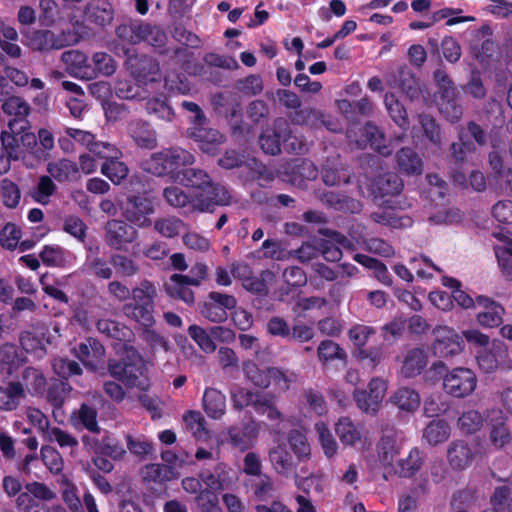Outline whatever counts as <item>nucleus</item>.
Returning <instances> with one entry per match:
<instances>
[{
	"label": "nucleus",
	"instance_id": "1",
	"mask_svg": "<svg viewBox=\"0 0 512 512\" xmlns=\"http://www.w3.org/2000/svg\"><path fill=\"white\" fill-rule=\"evenodd\" d=\"M175 182L192 187L197 192L192 197L191 210L212 213L215 206H227L232 203L229 191L212 180L210 175L200 168H185L176 174Z\"/></svg>",
	"mask_w": 512,
	"mask_h": 512
},
{
	"label": "nucleus",
	"instance_id": "2",
	"mask_svg": "<svg viewBox=\"0 0 512 512\" xmlns=\"http://www.w3.org/2000/svg\"><path fill=\"white\" fill-rule=\"evenodd\" d=\"M131 296L132 302L123 306L125 316L143 327L153 326L156 286L149 280H143L139 286L131 290Z\"/></svg>",
	"mask_w": 512,
	"mask_h": 512
},
{
	"label": "nucleus",
	"instance_id": "3",
	"mask_svg": "<svg viewBox=\"0 0 512 512\" xmlns=\"http://www.w3.org/2000/svg\"><path fill=\"white\" fill-rule=\"evenodd\" d=\"M194 162L195 157L189 151L173 147L154 153L146 162V169L156 176L169 175L175 181L176 174H181L182 169Z\"/></svg>",
	"mask_w": 512,
	"mask_h": 512
},
{
	"label": "nucleus",
	"instance_id": "4",
	"mask_svg": "<svg viewBox=\"0 0 512 512\" xmlns=\"http://www.w3.org/2000/svg\"><path fill=\"white\" fill-rule=\"evenodd\" d=\"M117 37L129 44L146 42L155 47H161L166 42V34L155 25L141 20H128L116 28Z\"/></svg>",
	"mask_w": 512,
	"mask_h": 512
},
{
	"label": "nucleus",
	"instance_id": "5",
	"mask_svg": "<svg viewBox=\"0 0 512 512\" xmlns=\"http://www.w3.org/2000/svg\"><path fill=\"white\" fill-rule=\"evenodd\" d=\"M107 369L113 378L124 382L127 386L145 388L139 379L144 372V363L134 348H127L125 358L121 361L109 360Z\"/></svg>",
	"mask_w": 512,
	"mask_h": 512
},
{
	"label": "nucleus",
	"instance_id": "6",
	"mask_svg": "<svg viewBox=\"0 0 512 512\" xmlns=\"http://www.w3.org/2000/svg\"><path fill=\"white\" fill-rule=\"evenodd\" d=\"M29 126L16 127V131L4 130L0 134L2 147L10 160H24L27 154L36 152L37 138Z\"/></svg>",
	"mask_w": 512,
	"mask_h": 512
},
{
	"label": "nucleus",
	"instance_id": "7",
	"mask_svg": "<svg viewBox=\"0 0 512 512\" xmlns=\"http://www.w3.org/2000/svg\"><path fill=\"white\" fill-rule=\"evenodd\" d=\"M478 384L475 372L467 367H455L443 376V391L454 398L463 399L473 394Z\"/></svg>",
	"mask_w": 512,
	"mask_h": 512
},
{
	"label": "nucleus",
	"instance_id": "8",
	"mask_svg": "<svg viewBox=\"0 0 512 512\" xmlns=\"http://www.w3.org/2000/svg\"><path fill=\"white\" fill-rule=\"evenodd\" d=\"M25 44L34 51L48 52L59 50L71 44L70 32L55 33L48 29L22 31Z\"/></svg>",
	"mask_w": 512,
	"mask_h": 512
},
{
	"label": "nucleus",
	"instance_id": "9",
	"mask_svg": "<svg viewBox=\"0 0 512 512\" xmlns=\"http://www.w3.org/2000/svg\"><path fill=\"white\" fill-rule=\"evenodd\" d=\"M387 381L380 377L372 378L366 390H355L354 399L357 407L364 413L375 415L385 398Z\"/></svg>",
	"mask_w": 512,
	"mask_h": 512
},
{
	"label": "nucleus",
	"instance_id": "10",
	"mask_svg": "<svg viewBox=\"0 0 512 512\" xmlns=\"http://www.w3.org/2000/svg\"><path fill=\"white\" fill-rule=\"evenodd\" d=\"M347 137L358 148H365L369 144L371 148L384 156L392 153V149L384 143L383 133L371 123L364 126L352 125L347 130Z\"/></svg>",
	"mask_w": 512,
	"mask_h": 512
},
{
	"label": "nucleus",
	"instance_id": "11",
	"mask_svg": "<svg viewBox=\"0 0 512 512\" xmlns=\"http://www.w3.org/2000/svg\"><path fill=\"white\" fill-rule=\"evenodd\" d=\"M104 232L106 245L114 250L125 249L138 237V231L133 224L119 219L109 220L104 226Z\"/></svg>",
	"mask_w": 512,
	"mask_h": 512
},
{
	"label": "nucleus",
	"instance_id": "12",
	"mask_svg": "<svg viewBox=\"0 0 512 512\" xmlns=\"http://www.w3.org/2000/svg\"><path fill=\"white\" fill-rule=\"evenodd\" d=\"M435 341L432 349L434 355L447 358L460 354L464 349L462 337L447 326H438L434 329Z\"/></svg>",
	"mask_w": 512,
	"mask_h": 512
},
{
	"label": "nucleus",
	"instance_id": "13",
	"mask_svg": "<svg viewBox=\"0 0 512 512\" xmlns=\"http://www.w3.org/2000/svg\"><path fill=\"white\" fill-rule=\"evenodd\" d=\"M199 477L206 486V490L213 492L232 488L237 479L233 469L220 461L214 465L213 470L203 468Z\"/></svg>",
	"mask_w": 512,
	"mask_h": 512
},
{
	"label": "nucleus",
	"instance_id": "14",
	"mask_svg": "<svg viewBox=\"0 0 512 512\" xmlns=\"http://www.w3.org/2000/svg\"><path fill=\"white\" fill-rule=\"evenodd\" d=\"M153 212L154 205L151 199L145 196L135 195L128 198L123 215L129 223L143 228L151 225L152 221L149 215Z\"/></svg>",
	"mask_w": 512,
	"mask_h": 512
},
{
	"label": "nucleus",
	"instance_id": "15",
	"mask_svg": "<svg viewBox=\"0 0 512 512\" xmlns=\"http://www.w3.org/2000/svg\"><path fill=\"white\" fill-rule=\"evenodd\" d=\"M82 442L89 452L97 455L108 456L113 459H121L126 453V450L120 442L109 434H105L101 438L84 435L82 437Z\"/></svg>",
	"mask_w": 512,
	"mask_h": 512
},
{
	"label": "nucleus",
	"instance_id": "16",
	"mask_svg": "<svg viewBox=\"0 0 512 512\" xmlns=\"http://www.w3.org/2000/svg\"><path fill=\"white\" fill-rule=\"evenodd\" d=\"M61 61L70 76L84 80L94 78L92 65L83 52L76 49L67 50L61 54Z\"/></svg>",
	"mask_w": 512,
	"mask_h": 512
},
{
	"label": "nucleus",
	"instance_id": "17",
	"mask_svg": "<svg viewBox=\"0 0 512 512\" xmlns=\"http://www.w3.org/2000/svg\"><path fill=\"white\" fill-rule=\"evenodd\" d=\"M113 18L114 10L108 0H90L85 6L83 20L88 25L104 28Z\"/></svg>",
	"mask_w": 512,
	"mask_h": 512
},
{
	"label": "nucleus",
	"instance_id": "18",
	"mask_svg": "<svg viewBox=\"0 0 512 512\" xmlns=\"http://www.w3.org/2000/svg\"><path fill=\"white\" fill-rule=\"evenodd\" d=\"M188 131L190 137L205 153L212 155L217 153L219 146L224 143V136L218 130L205 127L204 124L192 125Z\"/></svg>",
	"mask_w": 512,
	"mask_h": 512
},
{
	"label": "nucleus",
	"instance_id": "19",
	"mask_svg": "<svg viewBox=\"0 0 512 512\" xmlns=\"http://www.w3.org/2000/svg\"><path fill=\"white\" fill-rule=\"evenodd\" d=\"M399 452L398 431L393 426H387L382 430V437L379 442L380 461L384 466L393 469L397 463Z\"/></svg>",
	"mask_w": 512,
	"mask_h": 512
},
{
	"label": "nucleus",
	"instance_id": "20",
	"mask_svg": "<svg viewBox=\"0 0 512 512\" xmlns=\"http://www.w3.org/2000/svg\"><path fill=\"white\" fill-rule=\"evenodd\" d=\"M3 112L13 118L8 122L9 130L16 131V127L29 126L27 117L30 113L29 104L18 96H11L2 104Z\"/></svg>",
	"mask_w": 512,
	"mask_h": 512
},
{
	"label": "nucleus",
	"instance_id": "21",
	"mask_svg": "<svg viewBox=\"0 0 512 512\" xmlns=\"http://www.w3.org/2000/svg\"><path fill=\"white\" fill-rule=\"evenodd\" d=\"M476 305L483 308L476 316L477 322L486 328L497 327L502 323L505 309L499 303L485 296L476 298Z\"/></svg>",
	"mask_w": 512,
	"mask_h": 512
},
{
	"label": "nucleus",
	"instance_id": "22",
	"mask_svg": "<svg viewBox=\"0 0 512 512\" xmlns=\"http://www.w3.org/2000/svg\"><path fill=\"white\" fill-rule=\"evenodd\" d=\"M74 353L85 367L95 370L104 360L105 349L99 341L88 338L74 349Z\"/></svg>",
	"mask_w": 512,
	"mask_h": 512
},
{
	"label": "nucleus",
	"instance_id": "23",
	"mask_svg": "<svg viewBox=\"0 0 512 512\" xmlns=\"http://www.w3.org/2000/svg\"><path fill=\"white\" fill-rule=\"evenodd\" d=\"M429 361L428 353L423 348L410 349L404 357L401 366V375L410 379L420 375Z\"/></svg>",
	"mask_w": 512,
	"mask_h": 512
},
{
	"label": "nucleus",
	"instance_id": "24",
	"mask_svg": "<svg viewBox=\"0 0 512 512\" xmlns=\"http://www.w3.org/2000/svg\"><path fill=\"white\" fill-rule=\"evenodd\" d=\"M26 398V389L19 381H11L4 386H0V410L14 411L22 400Z\"/></svg>",
	"mask_w": 512,
	"mask_h": 512
},
{
	"label": "nucleus",
	"instance_id": "25",
	"mask_svg": "<svg viewBox=\"0 0 512 512\" xmlns=\"http://www.w3.org/2000/svg\"><path fill=\"white\" fill-rule=\"evenodd\" d=\"M474 459V453L469 445L463 440H456L450 443L447 450V461L454 470H464Z\"/></svg>",
	"mask_w": 512,
	"mask_h": 512
},
{
	"label": "nucleus",
	"instance_id": "26",
	"mask_svg": "<svg viewBox=\"0 0 512 512\" xmlns=\"http://www.w3.org/2000/svg\"><path fill=\"white\" fill-rule=\"evenodd\" d=\"M268 457L273 469L281 475L287 476L295 470L296 465L285 443L279 442L270 448Z\"/></svg>",
	"mask_w": 512,
	"mask_h": 512
},
{
	"label": "nucleus",
	"instance_id": "27",
	"mask_svg": "<svg viewBox=\"0 0 512 512\" xmlns=\"http://www.w3.org/2000/svg\"><path fill=\"white\" fill-rule=\"evenodd\" d=\"M49 176L58 182H70L79 176L78 165L72 160L62 158L47 164Z\"/></svg>",
	"mask_w": 512,
	"mask_h": 512
},
{
	"label": "nucleus",
	"instance_id": "28",
	"mask_svg": "<svg viewBox=\"0 0 512 512\" xmlns=\"http://www.w3.org/2000/svg\"><path fill=\"white\" fill-rule=\"evenodd\" d=\"M417 121L428 142L433 147L441 149L444 145V134L436 119L430 114L420 113L417 115Z\"/></svg>",
	"mask_w": 512,
	"mask_h": 512
},
{
	"label": "nucleus",
	"instance_id": "29",
	"mask_svg": "<svg viewBox=\"0 0 512 512\" xmlns=\"http://www.w3.org/2000/svg\"><path fill=\"white\" fill-rule=\"evenodd\" d=\"M371 219L379 224L393 228H406L412 225L411 218L402 215L394 207H381L370 215Z\"/></svg>",
	"mask_w": 512,
	"mask_h": 512
},
{
	"label": "nucleus",
	"instance_id": "30",
	"mask_svg": "<svg viewBox=\"0 0 512 512\" xmlns=\"http://www.w3.org/2000/svg\"><path fill=\"white\" fill-rule=\"evenodd\" d=\"M321 233H324L325 235L331 237V239L333 240L321 241L319 243L320 253L324 257V259L329 262L340 261L343 253L337 244H340L345 247L350 244V241L344 235L334 231H321Z\"/></svg>",
	"mask_w": 512,
	"mask_h": 512
},
{
	"label": "nucleus",
	"instance_id": "31",
	"mask_svg": "<svg viewBox=\"0 0 512 512\" xmlns=\"http://www.w3.org/2000/svg\"><path fill=\"white\" fill-rule=\"evenodd\" d=\"M506 420L501 411H494L491 415L489 439L495 448L500 449L510 441L511 435Z\"/></svg>",
	"mask_w": 512,
	"mask_h": 512
},
{
	"label": "nucleus",
	"instance_id": "32",
	"mask_svg": "<svg viewBox=\"0 0 512 512\" xmlns=\"http://www.w3.org/2000/svg\"><path fill=\"white\" fill-rule=\"evenodd\" d=\"M390 401L399 410L414 413L420 406L421 397L419 393L412 388L400 387L391 395Z\"/></svg>",
	"mask_w": 512,
	"mask_h": 512
},
{
	"label": "nucleus",
	"instance_id": "33",
	"mask_svg": "<svg viewBox=\"0 0 512 512\" xmlns=\"http://www.w3.org/2000/svg\"><path fill=\"white\" fill-rule=\"evenodd\" d=\"M132 74L141 83L155 82L159 76V65L151 57L143 56L131 63Z\"/></svg>",
	"mask_w": 512,
	"mask_h": 512
},
{
	"label": "nucleus",
	"instance_id": "34",
	"mask_svg": "<svg viewBox=\"0 0 512 512\" xmlns=\"http://www.w3.org/2000/svg\"><path fill=\"white\" fill-rule=\"evenodd\" d=\"M203 407L209 417L219 419L226 411V397L217 389L207 388L203 396Z\"/></svg>",
	"mask_w": 512,
	"mask_h": 512
},
{
	"label": "nucleus",
	"instance_id": "35",
	"mask_svg": "<svg viewBox=\"0 0 512 512\" xmlns=\"http://www.w3.org/2000/svg\"><path fill=\"white\" fill-rule=\"evenodd\" d=\"M335 432L345 445H355L363 437L362 427L355 424L350 418L342 417L335 424Z\"/></svg>",
	"mask_w": 512,
	"mask_h": 512
},
{
	"label": "nucleus",
	"instance_id": "36",
	"mask_svg": "<svg viewBox=\"0 0 512 512\" xmlns=\"http://www.w3.org/2000/svg\"><path fill=\"white\" fill-rule=\"evenodd\" d=\"M397 164L399 170L407 175H419L423 171L421 157L409 147L398 151Z\"/></svg>",
	"mask_w": 512,
	"mask_h": 512
},
{
	"label": "nucleus",
	"instance_id": "37",
	"mask_svg": "<svg viewBox=\"0 0 512 512\" xmlns=\"http://www.w3.org/2000/svg\"><path fill=\"white\" fill-rule=\"evenodd\" d=\"M388 83L399 87L411 100L418 99L421 95L420 83L406 68L398 70V79L389 78Z\"/></svg>",
	"mask_w": 512,
	"mask_h": 512
},
{
	"label": "nucleus",
	"instance_id": "38",
	"mask_svg": "<svg viewBox=\"0 0 512 512\" xmlns=\"http://www.w3.org/2000/svg\"><path fill=\"white\" fill-rule=\"evenodd\" d=\"M128 131L138 146L144 148L156 146V134L146 122L140 120L131 121Z\"/></svg>",
	"mask_w": 512,
	"mask_h": 512
},
{
	"label": "nucleus",
	"instance_id": "39",
	"mask_svg": "<svg viewBox=\"0 0 512 512\" xmlns=\"http://www.w3.org/2000/svg\"><path fill=\"white\" fill-rule=\"evenodd\" d=\"M276 397L270 393H262L256 400L255 411L267 417L275 426H279L284 421V415L275 405Z\"/></svg>",
	"mask_w": 512,
	"mask_h": 512
},
{
	"label": "nucleus",
	"instance_id": "40",
	"mask_svg": "<svg viewBox=\"0 0 512 512\" xmlns=\"http://www.w3.org/2000/svg\"><path fill=\"white\" fill-rule=\"evenodd\" d=\"M22 380L26 393L28 392L33 396H41L44 394L47 381L41 370L34 367L25 368L22 373Z\"/></svg>",
	"mask_w": 512,
	"mask_h": 512
},
{
	"label": "nucleus",
	"instance_id": "41",
	"mask_svg": "<svg viewBox=\"0 0 512 512\" xmlns=\"http://www.w3.org/2000/svg\"><path fill=\"white\" fill-rule=\"evenodd\" d=\"M450 436V426L445 420H432L423 430V438L429 445L436 446Z\"/></svg>",
	"mask_w": 512,
	"mask_h": 512
},
{
	"label": "nucleus",
	"instance_id": "42",
	"mask_svg": "<svg viewBox=\"0 0 512 512\" xmlns=\"http://www.w3.org/2000/svg\"><path fill=\"white\" fill-rule=\"evenodd\" d=\"M423 458L418 449H412L406 458L398 459L393 472L401 477L414 475L422 466Z\"/></svg>",
	"mask_w": 512,
	"mask_h": 512
},
{
	"label": "nucleus",
	"instance_id": "43",
	"mask_svg": "<svg viewBox=\"0 0 512 512\" xmlns=\"http://www.w3.org/2000/svg\"><path fill=\"white\" fill-rule=\"evenodd\" d=\"M246 486L251 493L261 501L270 498L274 491L273 480L265 473L256 477H250L246 482Z\"/></svg>",
	"mask_w": 512,
	"mask_h": 512
},
{
	"label": "nucleus",
	"instance_id": "44",
	"mask_svg": "<svg viewBox=\"0 0 512 512\" xmlns=\"http://www.w3.org/2000/svg\"><path fill=\"white\" fill-rule=\"evenodd\" d=\"M56 191L57 185L53 179L48 175H43L39 177L36 186L31 192V197L35 202L41 205H48Z\"/></svg>",
	"mask_w": 512,
	"mask_h": 512
},
{
	"label": "nucleus",
	"instance_id": "45",
	"mask_svg": "<svg viewBox=\"0 0 512 512\" xmlns=\"http://www.w3.org/2000/svg\"><path fill=\"white\" fill-rule=\"evenodd\" d=\"M317 357L322 364L333 360L346 362L347 353L340 345L332 340H323L317 348Z\"/></svg>",
	"mask_w": 512,
	"mask_h": 512
},
{
	"label": "nucleus",
	"instance_id": "46",
	"mask_svg": "<svg viewBox=\"0 0 512 512\" xmlns=\"http://www.w3.org/2000/svg\"><path fill=\"white\" fill-rule=\"evenodd\" d=\"M188 334L204 353L211 354L216 351L217 345L212 339L210 329L193 324L189 326Z\"/></svg>",
	"mask_w": 512,
	"mask_h": 512
},
{
	"label": "nucleus",
	"instance_id": "47",
	"mask_svg": "<svg viewBox=\"0 0 512 512\" xmlns=\"http://www.w3.org/2000/svg\"><path fill=\"white\" fill-rule=\"evenodd\" d=\"M384 104L392 120L403 129L408 127V117L404 106L392 93H386Z\"/></svg>",
	"mask_w": 512,
	"mask_h": 512
},
{
	"label": "nucleus",
	"instance_id": "48",
	"mask_svg": "<svg viewBox=\"0 0 512 512\" xmlns=\"http://www.w3.org/2000/svg\"><path fill=\"white\" fill-rule=\"evenodd\" d=\"M39 257L47 266L65 267L68 264L67 252L58 245H45Z\"/></svg>",
	"mask_w": 512,
	"mask_h": 512
},
{
	"label": "nucleus",
	"instance_id": "49",
	"mask_svg": "<svg viewBox=\"0 0 512 512\" xmlns=\"http://www.w3.org/2000/svg\"><path fill=\"white\" fill-rule=\"evenodd\" d=\"M351 173L343 164L326 165L322 171V180L326 185L334 186L341 183H349Z\"/></svg>",
	"mask_w": 512,
	"mask_h": 512
},
{
	"label": "nucleus",
	"instance_id": "50",
	"mask_svg": "<svg viewBox=\"0 0 512 512\" xmlns=\"http://www.w3.org/2000/svg\"><path fill=\"white\" fill-rule=\"evenodd\" d=\"M22 363L18 348L12 343H5L0 346V365L12 374Z\"/></svg>",
	"mask_w": 512,
	"mask_h": 512
},
{
	"label": "nucleus",
	"instance_id": "51",
	"mask_svg": "<svg viewBox=\"0 0 512 512\" xmlns=\"http://www.w3.org/2000/svg\"><path fill=\"white\" fill-rule=\"evenodd\" d=\"M110 263L120 277H133L139 273L140 267L136 261L123 254H113Z\"/></svg>",
	"mask_w": 512,
	"mask_h": 512
},
{
	"label": "nucleus",
	"instance_id": "52",
	"mask_svg": "<svg viewBox=\"0 0 512 512\" xmlns=\"http://www.w3.org/2000/svg\"><path fill=\"white\" fill-rule=\"evenodd\" d=\"M438 107L439 112L451 123H456L462 118L463 109L459 103V94L439 99Z\"/></svg>",
	"mask_w": 512,
	"mask_h": 512
},
{
	"label": "nucleus",
	"instance_id": "53",
	"mask_svg": "<svg viewBox=\"0 0 512 512\" xmlns=\"http://www.w3.org/2000/svg\"><path fill=\"white\" fill-rule=\"evenodd\" d=\"M275 274L270 270H263L259 275H250L242 283L243 287L253 293L267 294V284L274 281Z\"/></svg>",
	"mask_w": 512,
	"mask_h": 512
},
{
	"label": "nucleus",
	"instance_id": "54",
	"mask_svg": "<svg viewBox=\"0 0 512 512\" xmlns=\"http://www.w3.org/2000/svg\"><path fill=\"white\" fill-rule=\"evenodd\" d=\"M502 276L507 281H512V241L508 240L505 246L494 247Z\"/></svg>",
	"mask_w": 512,
	"mask_h": 512
},
{
	"label": "nucleus",
	"instance_id": "55",
	"mask_svg": "<svg viewBox=\"0 0 512 512\" xmlns=\"http://www.w3.org/2000/svg\"><path fill=\"white\" fill-rule=\"evenodd\" d=\"M92 70L94 78L98 75L111 76L117 68V64L113 57L105 52H96L92 56Z\"/></svg>",
	"mask_w": 512,
	"mask_h": 512
},
{
	"label": "nucleus",
	"instance_id": "56",
	"mask_svg": "<svg viewBox=\"0 0 512 512\" xmlns=\"http://www.w3.org/2000/svg\"><path fill=\"white\" fill-rule=\"evenodd\" d=\"M145 108L148 114L155 115L158 119L164 121H171L173 119L174 113L162 95L148 98Z\"/></svg>",
	"mask_w": 512,
	"mask_h": 512
},
{
	"label": "nucleus",
	"instance_id": "57",
	"mask_svg": "<svg viewBox=\"0 0 512 512\" xmlns=\"http://www.w3.org/2000/svg\"><path fill=\"white\" fill-rule=\"evenodd\" d=\"M24 491L18 496H27L30 499H35L39 502L51 501L56 498V493L50 489L46 484L41 482L27 483Z\"/></svg>",
	"mask_w": 512,
	"mask_h": 512
},
{
	"label": "nucleus",
	"instance_id": "58",
	"mask_svg": "<svg viewBox=\"0 0 512 512\" xmlns=\"http://www.w3.org/2000/svg\"><path fill=\"white\" fill-rule=\"evenodd\" d=\"M433 78L437 86L439 99L447 97L449 98L459 94L457 87L444 69H436L433 73Z\"/></svg>",
	"mask_w": 512,
	"mask_h": 512
},
{
	"label": "nucleus",
	"instance_id": "59",
	"mask_svg": "<svg viewBox=\"0 0 512 512\" xmlns=\"http://www.w3.org/2000/svg\"><path fill=\"white\" fill-rule=\"evenodd\" d=\"M111 158L105 161L101 167V173L108 177L114 184H119L128 175V167L125 163Z\"/></svg>",
	"mask_w": 512,
	"mask_h": 512
},
{
	"label": "nucleus",
	"instance_id": "60",
	"mask_svg": "<svg viewBox=\"0 0 512 512\" xmlns=\"http://www.w3.org/2000/svg\"><path fill=\"white\" fill-rule=\"evenodd\" d=\"M374 186L381 195L398 194L402 189L401 180L394 173H385L380 175L375 180Z\"/></svg>",
	"mask_w": 512,
	"mask_h": 512
},
{
	"label": "nucleus",
	"instance_id": "61",
	"mask_svg": "<svg viewBox=\"0 0 512 512\" xmlns=\"http://www.w3.org/2000/svg\"><path fill=\"white\" fill-rule=\"evenodd\" d=\"M229 443L239 451L248 450L253 446L255 435L247 428L232 427L228 430Z\"/></svg>",
	"mask_w": 512,
	"mask_h": 512
},
{
	"label": "nucleus",
	"instance_id": "62",
	"mask_svg": "<svg viewBox=\"0 0 512 512\" xmlns=\"http://www.w3.org/2000/svg\"><path fill=\"white\" fill-rule=\"evenodd\" d=\"M356 357L365 367L375 370L376 367L384 360L385 356L383 348L381 346H377L357 349Z\"/></svg>",
	"mask_w": 512,
	"mask_h": 512
},
{
	"label": "nucleus",
	"instance_id": "63",
	"mask_svg": "<svg viewBox=\"0 0 512 512\" xmlns=\"http://www.w3.org/2000/svg\"><path fill=\"white\" fill-rule=\"evenodd\" d=\"M184 228V222L177 217H166L155 221L154 229L164 237L172 238Z\"/></svg>",
	"mask_w": 512,
	"mask_h": 512
},
{
	"label": "nucleus",
	"instance_id": "64",
	"mask_svg": "<svg viewBox=\"0 0 512 512\" xmlns=\"http://www.w3.org/2000/svg\"><path fill=\"white\" fill-rule=\"evenodd\" d=\"M87 229L85 222L76 215H68L63 220V230L81 243L86 239Z\"/></svg>",
	"mask_w": 512,
	"mask_h": 512
}]
</instances>
